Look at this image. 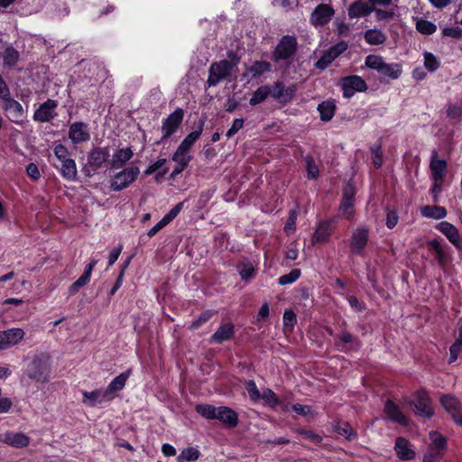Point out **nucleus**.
<instances>
[{
  "instance_id": "1",
  "label": "nucleus",
  "mask_w": 462,
  "mask_h": 462,
  "mask_svg": "<svg viewBox=\"0 0 462 462\" xmlns=\"http://www.w3.org/2000/svg\"><path fill=\"white\" fill-rule=\"evenodd\" d=\"M230 60H222L213 62L208 69L207 84L208 87H216L221 81L228 79L235 68L239 63V58L234 53H229Z\"/></svg>"
},
{
  "instance_id": "2",
  "label": "nucleus",
  "mask_w": 462,
  "mask_h": 462,
  "mask_svg": "<svg viewBox=\"0 0 462 462\" xmlns=\"http://www.w3.org/2000/svg\"><path fill=\"white\" fill-rule=\"evenodd\" d=\"M50 356L40 353L28 358L27 375L37 382L45 383L50 377Z\"/></svg>"
},
{
  "instance_id": "3",
  "label": "nucleus",
  "mask_w": 462,
  "mask_h": 462,
  "mask_svg": "<svg viewBox=\"0 0 462 462\" xmlns=\"http://www.w3.org/2000/svg\"><path fill=\"white\" fill-rule=\"evenodd\" d=\"M365 64L367 68L376 70L382 78L392 80L399 79L402 72L399 63H387L380 55L366 56Z\"/></svg>"
},
{
  "instance_id": "4",
  "label": "nucleus",
  "mask_w": 462,
  "mask_h": 462,
  "mask_svg": "<svg viewBox=\"0 0 462 462\" xmlns=\"http://www.w3.org/2000/svg\"><path fill=\"white\" fill-rule=\"evenodd\" d=\"M54 155L59 161V164L54 166L59 170L62 178L69 181H75L78 178V170L76 162L70 158L69 150L62 144L54 147Z\"/></svg>"
},
{
  "instance_id": "5",
  "label": "nucleus",
  "mask_w": 462,
  "mask_h": 462,
  "mask_svg": "<svg viewBox=\"0 0 462 462\" xmlns=\"http://www.w3.org/2000/svg\"><path fill=\"white\" fill-rule=\"evenodd\" d=\"M203 131V123H200L198 129L189 134L178 146L171 160L181 167H188L191 161L189 152L195 142L200 137Z\"/></svg>"
},
{
  "instance_id": "6",
  "label": "nucleus",
  "mask_w": 462,
  "mask_h": 462,
  "mask_svg": "<svg viewBox=\"0 0 462 462\" xmlns=\"http://www.w3.org/2000/svg\"><path fill=\"white\" fill-rule=\"evenodd\" d=\"M140 174V169L137 166L124 168L115 174L110 180V188L114 191H120L128 188L135 181Z\"/></svg>"
},
{
  "instance_id": "7",
  "label": "nucleus",
  "mask_w": 462,
  "mask_h": 462,
  "mask_svg": "<svg viewBox=\"0 0 462 462\" xmlns=\"http://www.w3.org/2000/svg\"><path fill=\"white\" fill-rule=\"evenodd\" d=\"M1 99L3 101L2 108L5 112L9 120L15 124L22 123L24 118V110L23 106L18 101L12 98L10 94Z\"/></svg>"
},
{
  "instance_id": "8",
  "label": "nucleus",
  "mask_w": 462,
  "mask_h": 462,
  "mask_svg": "<svg viewBox=\"0 0 462 462\" xmlns=\"http://www.w3.org/2000/svg\"><path fill=\"white\" fill-rule=\"evenodd\" d=\"M343 96L352 97L356 92H365L367 89L365 81L357 75L348 76L341 81Z\"/></svg>"
},
{
  "instance_id": "9",
  "label": "nucleus",
  "mask_w": 462,
  "mask_h": 462,
  "mask_svg": "<svg viewBox=\"0 0 462 462\" xmlns=\"http://www.w3.org/2000/svg\"><path fill=\"white\" fill-rule=\"evenodd\" d=\"M183 110L181 108L175 109L166 119L163 120L162 125V140L169 138L171 134L177 132L183 120Z\"/></svg>"
},
{
  "instance_id": "10",
  "label": "nucleus",
  "mask_w": 462,
  "mask_h": 462,
  "mask_svg": "<svg viewBox=\"0 0 462 462\" xmlns=\"http://www.w3.org/2000/svg\"><path fill=\"white\" fill-rule=\"evenodd\" d=\"M297 40L295 37L291 35L283 36L279 42L273 58L275 60H286L291 57L297 49Z\"/></svg>"
},
{
  "instance_id": "11",
  "label": "nucleus",
  "mask_w": 462,
  "mask_h": 462,
  "mask_svg": "<svg viewBox=\"0 0 462 462\" xmlns=\"http://www.w3.org/2000/svg\"><path fill=\"white\" fill-rule=\"evenodd\" d=\"M347 48L348 44L346 42L341 41L337 42L323 53L320 59L316 62V67L320 69H326L340 54L346 51Z\"/></svg>"
},
{
  "instance_id": "12",
  "label": "nucleus",
  "mask_w": 462,
  "mask_h": 462,
  "mask_svg": "<svg viewBox=\"0 0 462 462\" xmlns=\"http://www.w3.org/2000/svg\"><path fill=\"white\" fill-rule=\"evenodd\" d=\"M356 190L351 184H346L343 189V199L339 206L340 215L350 219L354 216V199Z\"/></svg>"
},
{
  "instance_id": "13",
  "label": "nucleus",
  "mask_w": 462,
  "mask_h": 462,
  "mask_svg": "<svg viewBox=\"0 0 462 462\" xmlns=\"http://www.w3.org/2000/svg\"><path fill=\"white\" fill-rule=\"evenodd\" d=\"M413 405L415 412L421 417H431L433 414V409L431 407V402L428 393L423 391H418L414 396Z\"/></svg>"
},
{
  "instance_id": "14",
  "label": "nucleus",
  "mask_w": 462,
  "mask_h": 462,
  "mask_svg": "<svg viewBox=\"0 0 462 462\" xmlns=\"http://www.w3.org/2000/svg\"><path fill=\"white\" fill-rule=\"evenodd\" d=\"M82 403L87 407H97L105 402H111L107 393L105 389H96L91 392L82 391Z\"/></svg>"
},
{
  "instance_id": "15",
  "label": "nucleus",
  "mask_w": 462,
  "mask_h": 462,
  "mask_svg": "<svg viewBox=\"0 0 462 462\" xmlns=\"http://www.w3.org/2000/svg\"><path fill=\"white\" fill-rule=\"evenodd\" d=\"M333 8L325 4L319 5L310 15V23L315 26H323L327 24L334 15Z\"/></svg>"
},
{
  "instance_id": "16",
  "label": "nucleus",
  "mask_w": 462,
  "mask_h": 462,
  "mask_svg": "<svg viewBox=\"0 0 462 462\" xmlns=\"http://www.w3.org/2000/svg\"><path fill=\"white\" fill-rule=\"evenodd\" d=\"M69 138L74 144L88 142L90 139L88 125L83 122L73 123L69 126Z\"/></svg>"
},
{
  "instance_id": "17",
  "label": "nucleus",
  "mask_w": 462,
  "mask_h": 462,
  "mask_svg": "<svg viewBox=\"0 0 462 462\" xmlns=\"http://www.w3.org/2000/svg\"><path fill=\"white\" fill-rule=\"evenodd\" d=\"M368 230L358 227L353 231L351 239V252L355 254H362L368 242Z\"/></svg>"
},
{
  "instance_id": "18",
  "label": "nucleus",
  "mask_w": 462,
  "mask_h": 462,
  "mask_svg": "<svg viewBox=\"0 0 462 462\" xmlns=\"http://www.w3.org/2000/svg\"><path fill=\"white\" fill-rule=\"evenodd\" d=\"M440 402L456 423L462 425V405L459 401L453 396L447 395L442 397Z\"/></svg>"
},
{
  "instance_id": "19",
  "label": "nucleus",
  "mask_w": 462,
  "mask_h": 462,
  "mask_svg": "<svg viewBox=\"0 0 462 462\" xmlns=\"http://www.w3.org/2000/svg\"><path fill=\"white\" fill-rule=\"evenodd\" d=\"M58 103L55 100L48 99L42 104L33 114V119L38 122H49L56 116L55 109Z\"/></svg>"
},
{
  "instance_id": "20",
  "label": "nucleus",
  "mask_w": 462,
  "mask_h": 462,
  "mask_svg": "<svg viewBox=\"0 0 462 462\" xmlns=\"http://www.w3.org/2000/svg\"><path fill=\"white\" fill-rule=\"evenodd\" d=\"M0 441L15 448H23L30 444V439L22 432L8 431L0 435Z\"/></svg>"
},
{
  "instance_id": "21",
  "label": "nucleus",
  "mask_w": 462,
  "mask_h": 462,
  "mask_svg": "<svg viewBox=\"0 0 462 462\" xmlns=\"http://www.w3.org/2000/svg\"><path fill=\"white\" fill-rule=\"evenodd\" d=\"M260 402H262L264 406L272 409L281 407L283 411H288L290 410L289 404L284 403L270 388L262 389Z\"/></svg>"
},
{
  "instance_id": "22",
  "label": "nucleus",
  "mask_w": 462,
  "mask_h": 462,
  "mask_svg": "<svg viewBox=\"0 0 462 462\" xmlns=\"http://www.w3.org/2000/svg\"><path fill=\"white\" fill-rule=\"evenodd\" d=\"M110 152L107 147H96L88 154V164L94 169H99L108 161Z\"/></svg>"
},
{
  "instance_id": "23",
  "label": "nucleus",
  "mask_w": 462,
  "mask_h": 462,
  "mask_svg": "<svg viewBox=\"0 0 462 462\" xmlns=\"http://www.w3.org/2000/svg\"><path fill=\"white\" fill-rule=\"evenodd\" d=\"M394 450L401 460H411L416 456V452L411 442L402 437L396 439Z\"/></svg>"
},
{
  "instance_id": "24",
  "label": "nucleus",
  "mask_w": 462,
  "mask_h": 462,
  "mask_svg": "<svg viewBox=\"0 0 462 462\" xmlns=\"http://www.w3.org/2000/svg\"><path fill=\"white\" fill-rule=\"evenodd\" d=\"M427 248L434 254V257L440 267H445L448 263L450 256L445 250L444 246L437 239L429 241L427 243Z\"/></svg>"
},
{
  "instance_id": "25",
  "label": "nucleus",
  "mask_w": 462,
  "mask_h": 462,
  "mask_svg": "<svg viewBox=\"0 0 462 462\" xmlns=\"http://www.w3.org/2000/svg\"><path fill=\"white\" fill-rule=\"evenodd\" d=\"M436 228L442 233L452 245L457 248H460V234L454 225L447 221H442L436 226Z\"/></svg>"
},
{
  "instance_id": "26",
  "label": "nucleus",
  "mask_w": 462,
  "mask_h": 462,
  "mask_svg": "<svg viewBox=\"0 0 462 462\" xmlns=\"http://www.w3.org/2000/svg\"><path fill=\"white\" fill-rule=\"evenodd\" d=\"M131 370H127L126 372L118 374L110 382V383L105 389L111 401H113L116 397L118 392L125 388L126 381L129 378Z\"/></svg>"
},
{
  "instance_id": "27",
  "label": "nucleus",
  "mask_w": 462,
  "mask_h": 462,
  "mask_svg": "<svg viewBox=\"0 0 462 462\" xmlns=\"http://www.w3.org/2000/svg\"><path fill=\"white\" fill-rule=\"evenodd\" d=\"M134 156V152L131 148H121L116 150L109 162L111 169H122L127 162H129Z\"/></svg>"
},
{
  "instance_id": "28",
  "label": "nucleus",
  "mask_w": 462,
  "mask_h": 462,
  "mask_svg": "<svg viewBox=\"0 0 462 462\" xmlns=\"http://www.w3.org/2000/svg\"><path fill=\"white\" fill-rule=\"evenodd\" d=\"M334 226H332L331 221H322L320 222L312 236L313 244H324L328 241Z\"/></svg>"
},
{
  "instance_id": "29",
  "label": "nucleus",
  "mask_w": 462,
  "mask_h": 462,
  "mask_svg": "<svg viewBox=\"0 0 462 462\" xmlns=\"http://www.w3.org/2000/svg\"><path fill=\"white\" fill-rule=\"evenodd\" d=\"M97 263V261L93 260L86 266L83 274L70 285V287L69 289V291L70 294L77 293L80 288H82L84 285H86L90 281L93 269L95 268Z\"/></svg>"
},
{
  "instance_id": "30",
  "label": "nucleus",
  "mask_w": 462,
  "mask_h": 462,
  "mask_svg": "<svg viewBox=\"0 0 462 462\" xmlns=\"http://www.w3.org/2000/svg\"><path fill=\"white\" fill-rule=\"evenodd\" d=\"M373 12L374 7L363 1H356L348 7V16L351 19L365 17Z\"/></svg>"
},
{
  "instance_id": "31",
  "label": "nucleus",
  "mask_w": 462,
  "mask_h": 462,
  "mask_svg": "<svg viewBox=\"0 0 462 462\" xmlns=\"http://www.w3.org/2000/svg\"><path fill=\"white\" fill-rule=\"evenodd\" d=\"M229 427H235L238 422L236 413L230 408L226 406H218L217 409L216 418Z\"/></svg>"
},
{
  "instance_id": "32",
  "label": "nucleus",
  "mask_w": 462,
  "mask_h": 462,
  "mask_svg": "<svg viewBox=\"0 0 462 462\" xmlns=\"http://www.w3.org/2000/svg\"><path fill=\"white\" fill-rule=\"evenodd\" d=\"M384 412L391 420L400 425L408 424V420L406 419V417L399 410L398 406L392 401L386 402L384 405Z\"/></svg>"
},
{
  "instance_id": "33",
  "label": "nucleus",
  "mask_w": 462,
  "mask_h": 462,
  "mask_svg": "<svg viewBox=\"0 0 462 462\" xmlns=\"http://www.w3.org/2000/svg\"><path fill=\"white\" fill-rule=\"evenodd\" d=\"M234 335V326L231 323H225L221 325L216 332L211 336L210 341L212 343L221 344L230 339Z\"/></svg>"
},
{
  "instance_id": "34",
  "label": "nucleus",
  "mask_w": 462,
  "mask_h": 462,
  "mask_svg": "<svg viewBox=\"0 0 462 462\" xmlns=\"http://www.w3.org/2000/svg\"><path fill=\"white\" fill-rule=\"evenodd\" d=\"M420 214L426 218L442 219L446 217L448 212L444 207L424 206L420 208Z\"/></svg>"
},
{
  "instance_id": "35",
  "label": "nucleus",
  "mask_w": 462,
  "mask_h": 462,
  "mask_svg": "<svg viewBox=\"0 0 462 462\" xmlns=\"http://www.w3.org/2000/svg\"><path fill=\"white\" fill-rule=\"evenodd\" d=\"M236 269L243 281L248 282L255 274V264L248 260H243L238 263Z\"/></svg>"
},
{
  "instance_id": "36",
  "label": "nucleus",
  "mask_w": 462,
  "mask_h": 462,
  "mask_svg": "<svg viewBox=\"0 0 462 462\" xmlns=\"http://www.w3.org/2000/svg\"><path fill=\"white\" fill-rule=\"evenodd\" d=\"M271 95L282 101H289L294 95V89L292 88H285L282 83H275L273 89L271 90Z\"/></svg>"
},
{
  "instance_id": "37",
  "label": "nucleus",
  "mask_w": 462,
  "mask_h": 462,
  "mask_svg": "<svg viewBox=\"0 0 462 462\" xmlns=\"http://www.w3.org/2000/svg\"><path fill=\"white\" fill-rule=\"evenodd\" d=\"M365 41L370 45L383 44L387 39L386 34L378 29H370L365 32Z\"/></svg>"
},
{
  "instance_id": "38",
  "label": "nucleus",
  "mask_w": 462,
  "mask_h": 462,
  "mask_svg": "<svg viewBox=\"0 0 462 462\" xmlns=\"http://www.w3.org/2000/svg\"><path fill=\"white\" fill-rule=\"evenodd\" d=\"M3 332L7 347L17 345L24 337V331L18 328L7 329Z\"/></svg>"
},
{
  "instance_id": "39",
  "label": "nucleus",
  "mask_w": 462,
  "mask_h": 462,
  "mask_svg": "<svg viewBox=\"0 0 462 462\" xmlns=\"http://www.w3.org/2000/svg\"><path fill=\"white\" fill-rule=\"evenodd\" d=\"M200 451L198 447H188L183 448L177 457L178 462H194L200 457Z\"/></svg>"
},
{
  "instance_id": "40",
  "label": "nucleus",
  "mask_w": 462,
  "mask_h": 462,
  "mask_svg": "<svg viewBox=\"0 0 462 462\" xmlns=\"http://www.w3.org/2000/svg\"><path fill=\"white\" fill-rule=\"evenodd\" d=\"M1 57L5 66L14 67L19 60L20 53L13 46L9 45L2 52Z\"/></svg>"
},
{
  "instance_id": "41",
  "label": "nucleus",
  "mask_w": 462,
  "mask_h": 462,
  "mask_svg": "<svg viewBox=\"0 0 462 462\" xmlns=\"http://www.w3.org/2000/svg\"><path fill=\"white\" fill-rule=\"evenodd\" d=\"M271 64L267 61L257 60L254 61L250 67L247 68V73L252 78H257L264 72L270 71Z\"/></svg>"
},
{
  "instance_id": "42",
  "label": "nucleus",
  "mask_w": 462,
  "mask_h": 462,
  "mask_svg": "<svg viewBox=\"0 0 462 462\" xmlns=\"http://www.w3.org/2000/svg\"><path fill=\"white\" fill-rule=\"evenodd\" d=\"M336 106L332 101H324L319 105L318 110L323 121H329L335 114Z\"/></svg>"
},
{
  "instance_id": "43",
  "label": "nucleus",
  "mask_w": 462,
  "mask_h": 462,
  "mask_svg": "<svg viewBox=\"0 0 462 462\" xmlns=\"http://www.w3.org/2000/svg\"><path fill=\"white\" fill-rule=\"evenodd\" d=\"M430 448H437L438 450H441L445 452L447 448V440L446 439L437 431H431L430 433Z\"/></svg>"
},
{
  "instance_id": "44",
  "label": "nucleus",
  "mask_w": 462,
  "mask_h": 462,
  "mask_svg": "<svg viewBox=\"0 0 462 462\" xmlns=\"http://www.w3.org/2000/svg\"><path fill=\"white\" fill-rule=\"evenodd\" d=\"M447 163L444 160L433 158L430 162V169L435 180H442Z\"/></svg>"
},
{
  "instance_id": "45",
  "label": "nucleus",
  "mask_w": 462,
  "mask_h": 462,
  "mask_svg": "<svg viewBox=\"0 0 462 462\" xmlns=\"http://www.w3.org/2000/svg\"><path fill=\"white\" fill-rule=\"evenodd\" d=\"M269 95H271V88L268 86H262L253 93L249 103L252 106H256L263 102Z\"/></svg>"
},
{
  "instance_id": "46",
  "label": "nucleus",
  "mask_w": 462,
  "mask_h": 462,
  "mask_svg": "<svg viewBox=\"0 0 462 462\" xmlns=\"http://www.w3.org/2000/svg\"><path fill=\"white\" fill-rule=\"evenodd\" d=\"M217 407L210 404H198L195 408L196 411L202 417L209 420L216 418Z\"/></svg>"
},
{
  "instance_id": "47",
  "label": "nucleus",
  "mask_w": 462,
  "mask_h": 462,
  "mask_svg": "<svg viewBox=\"0 0 462 462\" xmlns=\"http://www.w3.org/2000/svg\"><path fill=\"white\" fill-rule=\"evenodd\" d=\"M245 390L248 393L249 398L254 402H259L261 400V393L253 380L246 381L245 383Z\"/></svg>"
},
{
  "instance_id": "48",
  "label": "nucleus",
  "mask_w": 462,
  "mask_h": 462,
  "mask_svg": "<svg viewBox=\"0 0 462 462\" xmlns=\"http://www.w3.org/2000/svg\"><path fill=\"white\" fill-rule=\"evenodd\" d=\"M416 29L422 34L430 35L436 32L437 26L430 21L420 19L416 23Z\"/></svg>"
},
{
  "instance_id": "49",
  "label": "nucleus",
  "mask_w": 462,
  "mask_h": 462,
  "mask_svg": "<svg viewBox=\"0 0 462 462\" xmlns=\"http://www.w3.org/2000/svg\"><path fill=\"white\" fill-rule=\"evenodd\" d=\"M300 276V270L292 269L289 273L282 275L278 282L281 285H288L296 282Z\"/></svg>"
},
{
  "instance_id": "50",
  "label": "nucleus",
  "mask_w": 462,
  "mask_h": 462,
  "mask_svg": "<svg viewBox=\"0 0 462 462\" xmlns=\"http://www.w3.org/2000/svg\"><path fill=\"white\" fill-rule=\"evenodd\" d=\"M424 66L430 71H435L439 67L438 59L431 52H424Z\"/></svg>"
},
{
  "instance_id": "51",
  "label": "nucleus",
  "mask_w": 462,
  "mask_h": 462,
  "mask_svg": "<svg viewBox=\"0 0 462 462\" xmlns=\"http://www.w3.org/2000/svg\"><path fill=\"white\" fill-rule=\"evenodd\" d=\"M216 312L215 311H212V310H206L204 312H202L199 318L194 320L191 325H190V328L191 329H197L199 328L201 325H203L204 323H206L208 320H209L213 315L215 314Z\"/></svg>"
},
{
  "instance_id": "52",
  "label": "nucleus",
  "mask_w": 462,
  "mask_h": 462,
  "mask_svg": "<svg viewBox=\"0 0 462 462\" xmlns=\"http://www.w3.org/2000/svg\"><path fill=\"white\" fill-rule=\"evenodd\" d=\"M374 12L375 17L378 21H389V20L393 19L396 16L395 9L383 10V9L374 8Z\"/></svg>"
},
{
  "instance_id": "53",
  "label": "nucleus",
  "mask_w": 462,
  "mask_h": 462,
  "mask_svg": "<svg viewBox=\"0 0 462 462\" xmlns=\"http://www.w3.org/2000/svg\"><path fill=\"white\" fill-rule=\"evenodd\" d=\"M308 177L310 179L318 178L319 171L313 159L310 156L305 158Z\"/></svg>"
},
{
  "instance_id": "54",
  "label": "nucleus",
  "mask_w": 462,
  "mask_h": 462,
  "mask_svg": "<svg viewBox=\"0 0 462 462\" xmlns=\"http://www.w3.org/2000/svg\"><path fill=\"white\" fill-rule=\"evenodd\" d=\"M336 430L338 434L346 437L347 439H352L355 437L351 426L347 422H340L337 424Z\"/></svg>"
},
{
  "instance_id": "55",
  "label": "nucleus",
  "mask_w": 462,
  "mask_h": 462,
  "mask_svg": "<svg viewBox=\"0 0 462 462\" xmlns=\"http://www.w3.org/2000/svg\"><path fill=\"white\" fill-rule=\"evenodd\" d=\"M296 220L297 212L295 210H291L287 222L284 226V231L287 235H290L294 232L296 227Z\"/></svg>"
},
{
  "instance_id": "56",
  "label": "nucleus",
  "mask_w": 462,
  "mask_h": 462,
  "mask_svg": "<svg viewBox=\"0 0 462 462\" xmlns=\"http://www.w3.org/2000/svg\"><path fill=\"white\" fill-rule=\"evenodd\" d=\"M296 320H297L296 315L292 310H287L284 311V314H283L284 328L292 329L294 325L296 324Z\"/></svg>"
},
{
  "instance_id": "57",
  "label": "nucleus",
  "mask_w": 462,
  "mask_h": 462,
  "mask_svg": "<svg viewBox=\"0 0 462 462\" xmlns=\"http://www.w3.org/2000/svg\"><path fill=\"white\" fill-rule=\"evenodd\" d=\"M373 154V163L375 168H379L383 164V154L380 145H374L371 148Z\"/></svg>"
},
{
  "instance_id": "58",
  "label": "nucleus",
  "mask_w": 462,
  "mask_h": 462,
  "mask_svg": "<svg viewBox=\"0 0 462 462\" xmlns=\"http://www.w3.org/2000/svg\"><path fill=\"white\" fill-rule=\"evenodd\" d=\"M184 205V202H180L175 205L162 218L166 223L170 224L180 212Z\"/></svg>"
},
{
  "instance_id": "59",
  "label": "nucleus",
  "mask_w": 462,
  "mask_h": 462,
  "mask_svg": "<svg viewBox=\"0 0 462 462\" xmlns=\"http://www.w3.org/2000/svg\"><path fill=\"white\" fill-rule=\"evenodd\" d=\"M244 125V120L242 118H236L233 121L231 127L226 132V137L231 138L234 136Z\"/></svg>"
},
{
  "instance_id": "60",
  "label": "nucleus",
  "mask_w": 462,
  "mask_h": 462,
  "mask_svg": "<svg viewBox=\"0 0 462 462\" xmlns=\"http://www.w3.org/2000/svg\"><path fill=\"white\" fill-rule=\"evenodd\" d=\"M449 352V363H452L457 359L459 354L462 352V344L455 341L454 344L450 346Z\"/></svg>"
},
{
  "instance_id": "61",
  "label": "nucleus",
  "mask_w": 462,
  "mask_h": 462,
  "mask_svg": "<svg viewBox=\"0 0 462 462\" xmlns=\"http://www.w3.org/2000/svg\"><path fill=\"white\" fill-rule=\"evenodd\" d=\"M27 175L33 180H37L41 177L38 166L35 163H29L26 167Z\"/></svg>"
},
{
  "instance_id": "62",
  "label": "nucleus",
  "mask_w": 462,
  "mask_h": 462,
  "mask_svg": "<svg viewBox=\"0 0 462 462\" xmlns=\"http://www.w3.org/2000/svg\"><path fill=\"white\" fill-rule=\"evenodd\" d=\"M291 409L297 414H300V415H302V416L312 415L311 408L310 406H308V405H302V404H300V403H296V404H293L291 406Z\"/></svg>"
},
{
  "instance_id": "63",
  "label": "nucleus",
  "mask_w": 462,
  "mask_h": 462,
  "mask_svg": "<svg viewBox=\"0 0 462 462\" xmlns=\"http://www.w3.org/2000/svg\"><path fill=\"white\" fill-rule=\"evenodd\" d=\"M12 405V402L8 397L2 395V390L0 389V413L7 412Z\"/></svg>"
},
{
  "instance_id": "64",
  "label": "nucleus",
  "mask_w": 462,
  "mask_h": 462,
  "mask_svg": "<svg viewBox=\"0 0 462 462\" xmlns=\"http://www.w3.org/2000/svg\"><path fill=\"white\" fill-rule=\"evenodd\" d=\"M300 434L305 439H309L314 443H318L321 440V438L319 435L314 433L313 431H310V430H300Z\"/></svg>"
}]
</instances>
